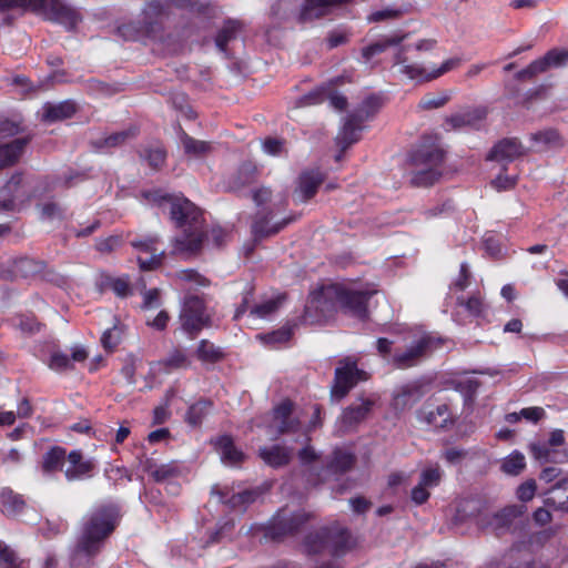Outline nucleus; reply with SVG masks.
I'll return each mask as SVG.
<instances>
[{
    "label": "nucleus",
    "instance_id": "nucleus-1",
    "mask_svg": "<svg viewBox=\"0 0 568 568\" xmlns=\"http://www.w3.org/2000/svg\"><path fill=\"white\" fill-rule=\"evenodd\" d=\"M141 196L159 207H168L170 220L181 230L172 241L176 253H199L207 239L203 211L183 194H170L160 189L144 190Z\"/></svg>",
    "mask_w": 568,
    "mask_h": 568
},
{
    "label": "nucleus",
    "instance_id": "nucleus-2",
    "mask_svg": "<svg viewBox=\"0 0 568 568\" xmlns=\"http://www.w3.org/2000/svg\"><path fill=\"white\" fill-rule=\"evenodd\" d=\"M121 521L120 507L114 503L94 506L80 524L74 554L88 559L95 558Z\"/></svg>",
    "mask_w": 568,
    "mask_h": 568
},
{
    "label": "nucleus",
    "instance_id": "nucleus-3",
    "mask_svg": "<svg viewBox=\"0 0 568 568\" xmlns=\"http://www.w3.org/2000/svg\"><path fill=\"white\" fill-rule=\"evenodd\" d=\"M375 290H356L346 283H331L314 291L304 308L303 317L306 322H313V310H318L323 302H331L343 313L361 321L368 318V303Z\"/></svg>",
    "mask_w": 568,
    "mask_h": 568
},
{
    "label": "nucleus",
    "instance_id": "nucleus-4",
    "mask_svg": "<svg viewBox=\"0 0 568 568\" xmlns=\"http://www.w3.org/2000/svg\"><path fill=\"white\" fill-rule=\"evenodd\" d=\"M302 546L308 556L327 552L333 557H341L353 548L354 541L348 528L333 523L308 531Z\"/></svg>",
    "mask_w": 568,
    "mask_h": 568
},
{
    "label": "nucleus",
    "instance_id": "nucleus-5",
    "mask_svg": "<svg viewBox=\"0 0 568 568\" xmlns=\"http://www.w3.org/2000/svg\"><path fill=\"white\" fill-rule=\"evenodd\" d=\"M180 329L189 339H195L213 325V314L203 295L186 294L179 312Z\"/></svg>",
    "mask_w": 568,
    "mask_h": 568
},
{
    "label": "nucleus",
    "instance_id": "nucleus-6",
    "mask_svg": "<svg viewBox=\"0 0 568 568\" xmlns=\"http://www.w3.org/2000/svg\"><path fill=\"white\" fill-rule=\"evenodd\" d=\"M312 518L313 515L304 509L292 510L284 506L276 510L261 530L266 539L281 542L297 535Z\"/></svg>",
    "mask_w": 568,
    "mask_h": 568
},
{
    "label": "nucleus",
    "instance_id": "nucleus-7",
    "mask_svg": "<svg viewBox=\"0 0 568 568\" xmlns=\"http://www.w3.org/2000/svg\"><path fill=\"white\" fill-rule=\"evenodd\" d=\"M165 13V4L160 0H152L144 8L142 20L139 23H123L118 28V32L125 40H135L140 33L149 38H156L162 31V19Z\"/></svg>",
    "mask_w": 568,
    "mask_h": 568
},
{
    "label": "nucleus",
    "instance_id": "nucleus-8",
    "mask_svg": "<svg viewBox=\"0 0 568 568\" xmlns=\"http://www.w3.org/2000/svg\"><path fill=\"white\" fill-rule=\"evenodd\" d=\"M443 344V338L432 334H423L414 339L405 351L395 352L389 363L397 369L412 368L440 348Z\"/></svg>",
    "mask_w": 568,
    "mask_h": 568
},
{
    "label": "nucleus",
    "instance_id": "nucleus-9",
    "mask_svg": "<svg viewBox=\"0 0 568 568\" xmlns=\"http://www.w3.org/2000/svg\"><path fill=\"white\" fill-rule=\"evenodd\" d=\"M369 374L358 368L357 358L347 356L338 362L334 372L331 395L336 399L344 398L359 382H366Z\"/></svg>",
    "mask_w": 568,
    "mask_h": 568
},
{
    "label": "nucleus",
    "instance_id": "nucleus-10",
    "mask_svg": "<svg viewBox=\"0 0 568 568\" xmlns=\"http://www.w3.org/2000/svg\"><path fill=\"white\" fill-rule=\"evenodd\" d=\"M377 399L378 397L376 395H362L357 398L358 403H353L345 407L337 419L341 430L344 433L356 432L358 426L365 422L373 412Z\"/></svg>",
    "mask_w": 568,
    "mask_h": 568
},
{
    "label": "nucleus",
    "instance_id": "nucleus-11",
    "mask_svg": "<svg viewBox=\"0 0 568 568\" xmlns=\"http://www.w3.org/2000/svg\"><path fill=\"white\" fill-rule=\"evenodd\" d=\"M568 63V50L554 48L548 50L544 57L531 61L526 68L515 74L518 81L531 80L539 73L548 71L550 68H560Z\"/></svg>",
    "mask_w": 568,
    "mask_h": 568
},
{
    "label": "nucleus",
    "instance_id": "nucleus-12",
    "mask_svg": "<svg viewBox=\"0 0 568 568\" xmlns=\"http://www.w3.org/2000/svg\"><path fill=\"white\" fill-rule=\"evenodd\" d=\"M342 83H344V78L336 77L304 94L301 98V103L303 105H314L323 103L325 100H329V103L334 109L343 111L347 106V99L346 97L334 92L335 87Z\"/></svg>",
    "mask_w": 568,
    "mask_h": 568
},
{
    "label": "nucleus",
    "instance_id": "nucleus-13",
    "mask_svg": "<svg viewBox=\"0 0 568 568\" xmlns=\"http://www.w3.org/2000/svg\"><path fill=\"white\" fill-rule=\"evenodd\" d=\"M527 510L525 505H509L493 515H479L477 524L481 527H489L496 535L509 529L515 519L521 517Z\"/></svg>",
    "mask_w": 568,
    "mask_h": 568
},
{
    "label": "nucleus",
    "instance_id": "nucleus-14",
    "mask_svg": "<svg viewBox=\"0 0 568 568\" xmlns=\"http://www.w3.org/2000/svg\"><path fill=\"white\" fill-rule=\"evenodd\" d=\"M412 49L413 47L409 44H399L393 55V68H396L398 73L409 80L426 82L425 77H427V70L422 63L410 59L408 52Z\"/></svg>",
    "mask_w": 568,
    "mask_h": 568
},
{
    "label": "nucleus",
    "instance_id": "nucleus-15",
    "mask_svg": "<svg viewBox=\"0 0 568 568\" xmlns=\"http://www.w3.org/2000/svg\"><path fill=\"white\" fill-rule=\"evenodd\" d=\"M159 242L156 236H146L131 242L139 252L150 254L148 258L138 257L139 267L142 271H153L161 266L165 252L159 247Z\"/></svg>",
    "mask_w": 568,
    "mask_h": 568
},
{
    "label": "nucleus",
    "instance_id": "nucleus-16",
    "mask_svg": "<svg viewBox=\"0 0 568 568\" xmlns=\"http://www.w3.org/2000/svg\"><path fill=\"white\" fill-rule=\"evenodd\" d=\"M67 460L69 466L64 470V476L68 481L83 480L92 477L95 463L92 459H85L81 450H71L67 456Z\"/></svg>",
    "mask_w": 568,
    "mask_h": 568
},
{
    "label": "nucleus",
    "instance_id": "nucleus-17",
    "mask_svg": "<svg viewBox=\"0 0 568 568\" xmlns=\"http://www.w3.org/2000/svg\"><path fill=\"white\" fill-rule=\"evenodd\" d=\"M47 13L50 20L64 26L68 30H73L81 21L78 10L63 0H49Z\"/></svg>",
    "mask_w": 568,
    "mask_h": 568
},
{
    "label": "nucleus",
    "instance_id": "nucleus-18",
    "mask_svg": "<svg viewBox=\"0 0 568 568\" xmlns=\"http://www.w3.org/2000/svg\"><path fill=\"white\" fill-rule=\"evenodd\" d=\"M182 476L181 464L176 460H171L160 466L154 470L152 480L156 484H166V491L172 496H178L181 491L179 479Z\"/></svg>",
    "mask_w": 568,
    "mask_h": 568
},
{
    "label": "nucleus",
    "instance_id": "nucleus-19",
    "mask_svg": "<svg viewBox=\"0 0 568 568\" xmlns=\"http://www.w3.org/2000/svg\"><path fill=\"white\" fill-rule=\"evenodd\" d=\"M526 154V150L519 139L505 138L498 141L487 154L488 161L511 162Z\"/></svg>",
    "mask_w": 568,
    "mask_h": 568
},
{
    "label": "nucleus",
    "instance_id": "nucleus-20",
    "mask_svg": "<svg viewBox=\"0 0 568 568\" xmlns=\"http://www.w3.org/2000/svg\"><path fill=\"white\" fill-rule=\"evenodd\" d=\"M272 219V212H257L254 222L252 224V234L255 241H261L265 237L272 236L281 232L286 225L295 221V216H290L283 219L281 222H277L270 226V221Z\"/></svg>",
    "mask_w": 568,
    "mask_h": 568
},
{
    "label": "nucleus",
    "instance_id": "nucleus-21",
    "mask_svg": "<svg viewBox=\"0 0 568 568\" xmlns=\"http://www.w3.org/2000/svg\"><path fill=\"white\" fill-rule=\"evenodd\" d=\"M420 419L437 429H446L454 425L455 418L448 404L426 405L419 412Z\"/></svg>",
    "mask_w": 568,
    "mask_h": 568
},
{
    "label": "nucleus",
    "instance_id": "nucleus-22",
    "mask_svg": "<svg viewBox=\"0 0 568 568\" xmlns=\"http://www.w3.org/2000/svg\"><path fill=\"white\" fill-rule=\"evenodd\" d=\"M324 174L320 170H307L300 174L298 185L295 190V194L300 202H307L313 199L318 187L324 182Z\"/></svg>",
    "mask_w": 568,
    "mask_h": 568
},
{
    "label": "nucleus",
    "instance_id": "nucleus-23",
    "mask_svg": "<svg viewBox=\"0 0 568 568\" xmlns=\"http://www.w3.org/2000/svg\"><path fill=\"white\" fill-rule=\"evenodd\" d=\"M445 151L438 145H419L412 154L410 162L416 166L442 169Z\"/></svg>",
    "mask_w": 568,
    "mask_h": 568
},
{
    "label": "nucleus",
    "instance_id": "nucleus-24",
    "mask_svg": "<svg viewBox=\"0 0 568 568\" xmlns=\"http://www.w3.org/2000/svg\"><path fill=\"white\" fill-rule=\"evenodd\" d=\"M408 32H395L390 36H384L381 39L367 44L362 48L361 54L365 62L371 61L374 57L384 53L392 47H398L402 44L407 38Z\"/></svg>",
    "mask_w": 568,
    "mask_h": 568
},
{
    "label": "nucleus",
    "instance_id": "nucleus-25",
    "mask_svg": "<svg viewBox=\"0 0 568 568\" xmlns=\"http://www.w3.org/2000/svg\"><path fill=\"white\" fill-rule=\"evenodd\" d=\"M42 110V121L54 123L71 119L78 112L79 106L75 101L69 99L59 103L47 102Z\"/></svg>",
    "mask_w": 568,
    "mask_h": 568
},
{
    "label": "nucleus",
    "instance_id": "nucleus-26",
    "mask_svg": "<svg viewBox=\"0 0 568 568\" xmlns=\"http://www.w3.org/2000/svg\"><path fill=\"white\" fill-rule=\"evenodd\" d=\"M212 443L220 453L222 462L226 465L240 466L246 459L245 454L235 446L230 435H221Z\"/></svg>",
    "mask_w": 568,
    "mask_h": 568
},
{
    "label": "nucleus",
    "instance_id": "nucleus-27",
    "mask_svg": "<svg viewBox=\"0 0 568 568\" xmlns=\"http://www.w3.org/2000/svg\"><path fill=\"white\" fill-rule=\"evenodd\" d=\"M257 176V166L251 161H245L241 163L236 171L227 178V189L230 191L237 192L243 187L254 183Z\"/></svg>",
    "mask_w": 568,
    "mask_h": 568
},
{
    "label": "nucleus",
    "instance_id": "nucleus-28",
    "mask_svg": "<svg viewBox=\"0 0 568 568\" xmlns=\"http://www.w3.org/2000/svg\"><path fill=\"white\" fill-rule=\"evenodd\" d=\"M363 122L351 113L346 116L343 128L336 136V144L339 146L341 152L346 151L351 145L361 140L363 131Z\"/></svg>",
    "mask_w": 568,
    "mask_h": 568
},
{
    "label": "nucleus",
    "instance_id": "nucleus-29",
    "mask_svg": "<svg viewBox=\"0 0 568 568\" xmlns=\"http://www.w3.org/2000/svg\"><path fill=\"white\" fill-rule=\"evenodd\" d=\"M45 266L47 263L44 261L28 256L11 260V270L14 275V281L34 277L41 274Z\"/></svg>",
    "mask_w": 568,
    "mask_h": 568
},
{
    "label": "nucleus",
    "instance_id": "nucleus-30",
    "mask_svg": "<svg viewBox=\"0 0 568 568\" xmlns=\"http://www.w3.org/2000/svg\"><path fill=\"white\" fill-rule=\"evenodd\" d=\"M97 285L100 292L112 291L120 298H125L132 294V287L128 275L115 277L108 273H101Z\"/></svg>",
    "mask_w": 568,
    "mask_h": 568
},
{
    "label": "nucleus",
    "instance_id": "nucleus-31",
    "mask_svg": "<svg viewBox=\"0 0 568 568\" xmlns=\"http://www.w3.org/2000/svg\"><path fill=\"white\" fill-rule=\"evenodd\" d=\"M258 457L272 468H281L290 464L292 449L278 444L261 447Z\"/></svg>",
    "mask_w": 568,
    "mask_h": 568
},
{
    "label": "nucleus",
    "instance_id": "nucleus-32",
    "mask_svg": "<svg viewBox=\"0 0 568 568\" xmlns=\"http://www.w3.org/2000/svg\"><path fill=\"white\" fill-rule=\"evenodd\" d=\"M243 31V23L239 20L227 19L224 21L222 28L215 37L216 48L224 53L227 58L231 57L229 51V43L236 40Z\"/></svg>",
    "mask_w": 568,
    "mask_h": 568
},
{
    "label": "nucleus",
    "instance_id": "nucleus-33",
    "mask_svg": "<svg viewBox=\"0 0 568 568\" xmlns=\"http://www.w3.org/2000/svg\"><path fill=\"white\" fill-rule=\"evenodd\" d=\"M293 402L290 399L282 400L277 406L273 409L274 419L278 420L280 424L277 426V433L288 434L294 433L298 429L300 423L296 419H293L292 413H293Z\"/></svg>",
    "mask_w": 568,
    "mask_h": 568
},
{
    "label": "nucleus",
    "instance_id": "nucleus-34",
    "mask_svg": "<svg viewBox=\"0 0 568 568\" xmlns=\"http://www.w3.org/2000/svg\"><path fill=\"white\" fill-rule=\"evenodd\" d=\"M213 408L214 402L211 398L201 397L187 407L184 422L192 427H200Z\"/></svg>",
    "mask_w": 568,
    "mask_h": 568
},
{
    "label": "nucleus",
    "instance_id": "nucleus-35",
    "mask_svg": "<svg viewBox=\"0 0 568 568\" xmlns=\"http://www.w3.org/2000/svg\"><path fill=\"white\" fill-rule=\"evenodd\" d=\"M29 139L18 138L9 143L0 144V170L14 165L21 158Z\"/></svg>",
    "mask_w": 568,
    "mask_h": 568
},
{
    "label": "nucleus",
    "instance_id": "nucleus-36",
    "mask_svg": "<svg viewBox=\"0 0 568 568\" xmlns=\"http://www.w3.org/2000/svg\"><path fill=\"white\" fill-rule=\"evenodd\" d=\"M545 505L568 511V477L557 481L546 494Z\"/></svg>",
    "mask_w": 568,
    "mask_h": 568
},
{
    "label": "nucleus",
    "instance_id": "nucleus-37",
    "mask_svg": "<svg viewBox=\"0 0 568 568\" xmlns=\"http://www.w3.org/2000/svg\"><path fill=\"white\" fill-rule=\"evenodd\" d=\"M67 449L62 446L50 447L42 456L41 470L43 474L51 475L63 469L67 459Z\"/></svg>",
    "mask_w": 568,
    "mask_h": 568
},
{
    "label": "nucleus",
    "instance_id": "nucleus-38",
    "mask_svg": "<svg viewBox=\"0 0 568 568\" xmlns=\"http://www.w3.org/2000/svg\"><path fill=\"white\" fill-rule=\"evenodd\" d=\"M487 116L486 108L479 106L470 111L453 114L446 119V124L450 129H460L464 126H476Z\"/></svg>",
    "mask_w": 568,
    "mask_h": 568
},
{
    "label": "nucleus",
    "instance_id": "nucleus-39",
    "mask_svg": "<svg viewBox=\"0 0 568 568\" xmlns=\"http://www.w3.org/2000/svg\"><path fill=\"white\" fill-rule=\"evenodd\" d=\"M138 134L139 129L136 126H130L123 131L114 132L105 138L92 141L91 144L97 151L118 148L126 143V141L134 139Z\"/></svg>",
    "mask_w": 568,
    "mask_h": 568
},
{
    "label": "nucleus",
    "instance_id": "nucleus-40",
    "mask_svg": "<svg viewBox=\"0 0 568 568\" xmlns=\"http://www.w3.org/2000/svg\"><path fill=\"white\" fill-rule=\"evenodd\" d=\"M0 503L3 508L2 511L7 517H16L26 508V500L23 496L13 491L9 487L1 489Z\"/></svg>",
    "mask_w": 568,
    "mask_h": 568
},
{
    "label": "nucleus",
    "instance_id": "nucleus-41",
    "mask_svg": "<svg viewBox=\"0 0 568 568\" xmlns=\"http://www.w3.org/2000/svg\"><path fill=\"white\" fill-rule=\"evenodd\" d=\"M530 140L540 145L538 151L549 149H561L565 145V140L560 132L555 128H548L530 134Z\"/></svg>",
    "mask_w": 568,
    "mask_h": 568
},
{
    "label": "nucleus",
    "instance_id": "nucleus-42",
    "mask_svg": "<svg viewBox=\"0 0 568 568\" xmlns=\"http://www.w3.org/2000/svg\"><path fill=\"white\" fill-rule=\"evenodd\" d=\"M195 357L203 364H216L225 358V353L222 347L203 338L197 343Z\"/></svg>",
    "mask_w": 568,
    "mask_h": 568
},
{
    "label": "nucleus",
    "instance_id": "nucleus-43",
    "mask_svg": "<svg viewBox=\"0 0 568 568\" xmlns=\"http://www.w3.org/2000/svg\"><path fill=\"white\" fill-rule=\"evenodd\" d=\"M10 327L22 334L33 335L41 331L42 324L33 313H18L7 320Z\"/></svg>",
    "mask_w": 568,
    "mask_h": 568
},
{
    "label": "nucleus",
    "instance_id": "nucleus-44",
    "mask_svg": "<svg viewBox=\"0 0 568 568\" xmlns=\"http://www.w3.org/2000/svg\"><path fill=\"white\" fill-rule=\"evenodd\" d=\"M356 463L354 454L343 449H335L326 465L327 471L334 475H342L351 470Z\"/></svg>",
    "mask_w": 568,
    "mask_h": 568
},
{
    "label": "nucleus",
    "instance_id": "nucleus-45",
    "mask_svg": "<svg viewBox=\"0 0 568 568\" xmlns=\"http://www.w3.org/2000/svg\"><path fill=\"white\" fill-rule=\"evenodd\" d=\"M158 365L165 373H170L176 369L189 368L191 366V359L183 348L174 347L164 358L159 361Z\"/></svg>",
    "mask_w": 568,
    "mask_h": 568
},
{
    "label": "nucleus",
    "instance_id": "nucleus-46",
    "mask_svg": "<svg viewBox=\"0 0 568 568\" xmlns=\"http://www.w3.org/2000/svg\"><path fill=\"white\" fill-rule=\"evenodd\" d=\"M0 196L12 199L13 205H16L17 200L23 201L31 197V195L23 190L22 172H16L11 175L4 186L0 190Z\"/></svg>",
    "mask_w": 568,
    "mask_h": 568
},
{
    "label": "nucleus",
    "instance_id": "nucleus-47",
    "mask_svg": "<svg viewBox=\"0 0 568 568\" xmlns=\"http://www.w3.org/2000/svg\"><path fill=\"white\" fill-rule=\"evenodd\" d=\"M382 106V98L377 94H371L366 97L351 114L364 123L372 120L379 112Z\"/></svg>",
    "mask_w": 568,
    "mask_h": 568
},
{
    "label": "nucleus",
    "instance_id": "nucleus-48",
    "mask_svg": "<svg viewBox=\"0 0 568 568\" xmlns=\"http://www.w3.org/2000/svg\"><path fill=\"white\" fill-rule=\"evenodd\" d=\"M440 176V169L423 166V169L413 172L410 184L417 187H428L434 185Z\"/></svg>",
    "mask_w": 568,
    "mask_h": 568
},
{
    "label": "nucleus",
    "instance_id": "nucleus-49",
    "mask_svg": "<svg viewBox=\"0 0 568 568\" xmlns=\"http://www.w3.org/2000/svg\"><path fill=\"white\" fill-rule=\"evenodd\" d=\"M529 453L540 464L556 463L558 450L551 448L546 442H534L529 444Z\"/></svg>",
    "mask_w": 568,
    "mask_h": 568
},
{
    "label": "nucleus",
    "instance_id": "nucleus-50",
    "mask_svg": "<svg viewBox=\"0 0 568 568\" xmlns=\"http://www.w3.org/2000/svg\"><path fill=\"white\" fill-rule=\"evenodd\" d=\"M260 496V491L256 489H245L237 494H233L224 503L232 509L245 510L248 505L253 504Z\"/></svg>",
    "mask_w": 568,
    "mask_h": 568
},
{
    "label": "nucleus",
    "instance_id": "nucleus-51",
    "mask_svg": "<svg viewBox=\"0 0 568 568\" xmlns=\"http://www.w3.org/2000/svg\"><path fill=\"white\" fill-rule=\"evenodd\" d=\"M140 156L148 162L152 170L159 171L165 164L166 151L162 146H149L140 153Z\"/></svg>",
    "mask_w": 568,
    "mask_h": 568
},
{
    "label": "nucleus",
    "instance_id": "nucleus-52",
    "mask_svg": "<svg viewBox=\"0 0 568 568\" xmlns=\"http://www.w3.org/2000/svg\"><path fill=\"white\" fill-rule=\"evenodd\" d=\"M181 142L184 152L189 155L202 156L211 151L209 142L196 140L182 131Z\"/></svg>",
    "mask_w": 568,
    "mask_h": 568
},
{
    "label": "nucleus",
    "instance_id": "nucleus-53",
    "mask_svg": "<svg viewBox=\"0 0 568 568\" xmlns=\"http://www.w3.org/2000/svg\"><path fill=\"white\" fill-rule=\"evenodd\" d=\"M526 467L525 456L515 450L510 455H508L501 463V470L511 476L519 475Z\"/></svg>",
    "mask_w": 568,
    "mask_h": 568
},
{
    "label": "nucleus",
    "instance_id": "nucleus-54",
    "mask_svg": "<svg viewBox=\"0 0 568 568\" xmlns=\"http://www.w3.org/2000/svg\"><path fill=\"white\" fill-rule=\"evenodd\" d=\"M480 386V382L474 378H468L465 381H460L457 383L455 389L459 392L464 397L465 406H473L478 388Z\"/></svg>",
    "mask_w": 568,
    "mask_h": 568
},
{
    "label": "nucleus",
    "instance_id": "nucleus-55",
    "mask_svg": "<svg viewBox=\"0 0 568 568\" xmlns=\"http://www.w3.org/2000/svg\"><path fill=\"white\" fill-rule=\"evenodd\" d=\"M457 305L465 307V310L474 317H479L484 313V302L479 292L470 295L468 298L458 296L456 300Z\"/></svg>",
    "mask_w": 568,
    "mask_h": 568
},
{
    "label": "nucleus",
    "instance_id": "nucleus-56",
    "mask_svg": "<svg viewBox=\"0 0 568 568\" xmlns=\"http://www.w3.org/2000/svg\"><path fill=\"white\" fill-rule=\"evenodd\" d=\"M47 0H0V11H7L14 8L41 10L45 7Z\"/></svg>",
    "mask_w": 568,
    "mask_h": 568
},
{
    "label": "nucleus",
    "instance_id": "nucleus-57",
    "mask_svg": "<svg viewBox=\"0 0 568 568\" xmlns=\"http://www.w3.org/2000/svg\"><path fill=\"white\" fill-rule=\"evenodd\" d=\"M450 99L447 92L425 94L418 102L422 110H434L444 106Z\"/></svg>",
    "mask_w": 568,
    "mask_h": 568
},
{
    "label": "nucleus",
    "instance_id": "nucleus-58",
    "mask_svg": "<svg viewBox=\"0 0 568 568\" xmlns=\"http://www.w3.org/2000/svg\"><path fill=\"white\" fill-rule=\"evenodd\" d=\"M283 300L284 296H278L276 298H271L263 303H260L252 308L251 314L256 317L264 318L274 313L278 308Z\"/></svg>",
    "mask_w": 568,
    "mask_h": 568
},
{
    "label": "nucleus",
    "instance_id": "nucleus-59",
    "mask_svg": "<svg viewBox=\"0 0 568 568\" xmlns=\"http://www.w3.org/2000/svg\"><path fill=\"white\" fill-rule=\"evenodd\" d=\"M120 342L121 331L116 326L105 329L101 336V344L108 352L115 349Z\"/></svg>",
    "mask_w": 568,
    "mask_h": 568
},
{
    "label": "nucleus",
    "instance_id": "nucleus-60",
    "mask_svg": "<svg viewBox=\"0 0 568 568\" xmlns=\"http://www.w3.org/2000/svg\"><path fill=\"white\" fill-rule=\"evenodd\" d=\"M440 479L442 471L439 467H428L422 471L418 484L427 488H433L439 485Z\"/></svg>",
    "mask_w": 568,
    "mask_h": 568
},
{
    "label": "nucleus",
    "instance_id": "nucleus-61",
    "mask_svg": "<svg viewBox=\"0 0 568 568\" xmlns=\"http://www.w3.org/2000/svg\"><path fill=\"white\" fill-rule=\"evenodd\" d=\"M286 141L282 138L267 136L262 142L263 151L272 156L281 155L285 150Z\"/></svg>",
    "mask_w": 568,
    "mask_h": 568
},
{
    "label": "nucleus",
    "instance_id": "nucleus-62",
    "mask_svg": "<svg viewBox=\"0 0 568 568\" xmlns=\"http://www.w3.org/2000/svg\"><path fill=\"white\" fill-rule=\"evenodd\" d=\"M48 365L55 372H64L73 368L70 357L62 352H54L51 354Z\"/></svg>",
    "mask_w": 568,
    "mask_h": 568
},
{
    "label": "nucleus",
    "instance_id": "nucleus-63",
    "mask_svg": "<svg viewBox=\"0 0 568 568\" xmlns=\"http://www.w3.org/2000/svg\"><path fill=\"white\" fill-rule=\"evenodd\" d=\"M293 336V329L287 326H283L276 331H273L271 333H267L264 336V341L267 344H285L287 343Z\"/></svg>",
    "mask_w": 568,
    "mask_h": 568
},
{
    "label": "nucleus",
    "instance_id": "nucleus-64",
    "mask_svg": "<svg viewBox=\"0 0 568 568\" xmlns=\"http://www.w3.org/2000/svg\"><path fill=\"white\" fill-rule=\"evenodd\" d=\"M179 278L185 282H191L197 286L207 287L211 285V281L204 275L200 274L196 270L187 268L179 273Z\"/></svg>",
    "mask_w": 568,
    "mask_h": 568
}]
</instances>
